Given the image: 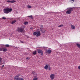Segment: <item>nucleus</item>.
Returning a JSON list of instances; mask_svg holds the SVG:
<instances>
[{
  "label": "nucleus",
  "mask_w": 80,
  "mask_h": 80,
  "mask_svg": "<svg viewBox=\"0 0 80 80\" xmlns=\"http://www.w3.org/2000/svg\"><path fill=\"white\" fill-rule=\"evenodd\" d=\"M12 11V9L11 8H7L3 10L4 13L6 14H8L9 12H11Z\"/></svg>",
  "instance_id": "nucleus-1"
},
{
  "label": "nucleus",
  "mask_w": 80,
  "mask_h": 80,
  "mask_svg": "<svg viewBox=\"0 0 80 80\" xmlns=\"http://www.w3.org/2000/svg\"><path fill=\"white\" fill-rule=\"evenodd\" d=\"M17 31L18 32L20 33H24L25 31L24 30V28H17Z\"/></svg>",
  "instance_id": "nucleus-2"
},
{
  "label": "nucleus",
  "mask_w": 80,
  "mask_h": 80,
  "mask_svg": "<svg viewBox=\"0 0 80 80\" xmlns=\"http://www.w3.org/2000/svg\"><path fill=\"white\" fill-rule=\"evenodd\" d=\"M67 9L68 10L66 12V14H70L73 11V8H68Z\"/></svg>",
  "instance_id": "nucleus-3"
},
{
  "label": "nucleus",
  "mask_w": 80,
  "mask_h": 80,
  "mask_svg": "<svg viewBox=\"0 0 80 80\" xmlns=\"http://www.w3.org/2000/svg\"><path fill=\"white\" fill-rule=\"evenodd\" d=\"M40 29L41 33H45V30L43 29V25H41L40 26Z\"/></svg>",
  "instance_id": "nucleus-4"
},
{
  "label": "nucleus",
  "mask_w": 80,
  "mask_h": 80,
  "mask_svg": "<svg viewBox=\"0 0 80 80\" xmlns=\"http://www.w3.org/2000/svg\"><path fill=\"white\" fill-rule=\"evenodd\" d=\"M39 54L41 53V55H43V51L40 49H38L37 50Z\"/></svg>",
  "instance_id": "nucleus-5"
},
{
  "label": "nucleus",
  "mask_w": 80,
  "mask_h": 80,
  "mask_svg": "<svg viewBox=\"0 0 80 80\" xmlns=\"http://www.w3.org/2000/svg\"><path fill=\"white\" fill-rule=\"evenodd\" d=\"M14 80H23L24 79L23 78H17L16 77H14Z\"/></svg>",
  "instance_id": "nucleus-6"
},
{
  "label": "nucleus",
  "mask_w": 80,
  "mask_h": 80,
  "mask_svg": "<svg viewBox=\"0 0 80 80\" xmlns=\"http://www.w3.org/2000/svg\"><path fill=\"white\" fill-rule=\"evenodd\" d=\"M50 78L51 80H53L55 78V75L54 74H51L50 76Z\"/></svg>",
  "instance_id": "nucleus-7"
},
{
  "label": "nucleus",
  "mask_w": 80,
  "mask_h": 80,
  "mask_svg": "<svg viewBox=\"0 0 80 80\" xmlns=\"http://www.w3.org/2000/svg\"><path fill=\"white\" fill-rule=\"evenodd\" d=\"M40 35H41V34L40 33V31H38L37 32V34L36 35V37H39V36Z\"/></svg>",
  "instance_id": "nucleus-8"
},
{
  "label": "nucleus",
  "mask_w": 80,
  "mask_h": 80,
  "mask_svg": "<svg viewBox=\"0 0 80 80\" xmlns=\"http://www.w3.org/2000/svg\"><path fill=\"white\" fill-rule=\"evenodd\" d=\"M47 52L48 54H50V53H52V50L50 49H48V50Z\"/></svg>",
  "instance_id": "nucleus-9"
},
{
  "label": "nucleus",
  "mask_w": 80,
  "mask_h": 80,
  "mask_svg": "<svg viewBox=\"0 0 80 80\" xmlns=\"http://www.w3.org/2000/svg\"><path fill=\"white\" fill-rule=\"evenodd\" d=\"M44 68L45 69H46V70H47L48 68V65H46L44 67Z\"/></svg>",
  "instance_id": "nucleus-10"
},
{
  "label": "nucleus",
  "mask_w": 80,
  "mask_h": 80,
  "mask_svg": "<svg viewBox=\"0 0 80 80\" xmlns=\"http://www.w3.org/2000/svg\"><path fill=\"white\" fill-rule=\"evenodd\" d=\"M71 28H72V29H75V26H74L72 25H71Z\"/></svg>",
  "instance_id": "nucleus-11"
},
{
  "label": "nucleus",
  "mask_w": 80,
  "mask_h": 80,
  "mask_svg": "<svg viewBox=\"0 0 80 80\" xmlns=\"http://www.w3.org/2000/svg\"><path fill=\"white\" fill-rule=\"evenodd\" d=\"M2 48L3 49V52H7V49H5V47Z\"/></svg>",
  "instance_id": "nucleus-12"
},
{
  "label": "nucleus",
  "mask_w": 80,
  "mask_h": 80,
  "mask_svg": "<svg viewBox=\"0 0 80 80\" xmlns=\"http://www.w3.org/2000/svg\"><path fill=\"white\" fill-rule=\"evenodd\" d=\"M32 54L34 55H36V54H37V51H35L34 52H32Z\"/></svg>",
  "instance_id": "nucleus-13"
},
{
  "label": "nucleus",
  "mask_w": 80,
  "mask_h": 80,
  "mask_svg": "<svg viewBox=\"0 0 80 80\" xmlns=\"http://www.w3.org/2000/svg\"><path fill=\"white\" fill-rule=\"evenodd\" d=\"M48 66V70H51V67H50V66L49 64Z\"/></svg>",
  "instance_id": "nucleus-14"
},
{
  "label": "nucleus",
  "mask_w": 80,
  "mask_h": 80,
  "mask_svg": "<svg viewBox=\"0 0 80 80\" xmlns=\"http://www.w3.org/2000/svg\"><path fill=\"white\" fill-rule=\"evenodd\" d=\"M76 45H77L78 47L79 48H80V45L79 44L77 43Z\"/></svg>",
  "instance_id": "nucleus-15"
},
{
  "label": "nucleus",
  "mask_w": 80,
  "mask_h": 80,
  "mask_svg": "<svg viewBox=\"0 0 80 80\" xmlns=\"http://www.w3.org/2000/svg\"><path fill=\"white\" fill-rule=\"evenodd\" d=\"M17 22V21L16 20H14V21H13L12 22V24H13L14 23H15V22Z\"/></svg>",
  "instance_id": "nucleus-16"
},
{
  "label": "nucleus",
  "mask_w": 80,
  "mask_h": 80,
  "mask_svg": "<svg viewBox=\"0 0 80 80\" xmlns=\"http://www.w3.org/2000/svg\"><path fill=\"white\" fill-rule=\"evenodd\" d=\"M37 32H34L33 33V35H34V36L37 35Z\"/></svg>",
  "instance_id": "nucleus-17"
},
{
  "label": "nucleus",
  "mask_w": 80,
  "mask_h": 80,
  "mask_svg": "<svg viewBox=\"0 0 80 80\" xmlns=\"http://www.w3.org/2000/svg\"><path fill=\"white\" fill-rule=\"evenodd\" d=\"M28 17H29V18H31V19H33V17H32V16L31 15V16H28Z\"/></svg>",
  "instance_id": "nucleus-18"
},
{
  "label": "nucleus",
  "mask_w": 80,
  "mask_h": 80,
  "mask_svg": "<svg viewBox=\"0 0 80 80\" xmlns=\"http://www.w3.org/2000/svg\"><path fill=\"white\" fill-rule=\"evenodd\" d=\"M28 17H29V18H31V19H33V17H32V16L31 15V16H28Z\"/></svg>",
  "instance_id": "nucleus-19"
},
{
  "label": "nucleus",
  "mask_w": 80,
  "mask_h": 80,
  "mask_svg": "<svg viewBox=\"0 0 80 80\" xmlns=\"http://www.w3.org/2000/svg\"><path fill=\"white\" fill-rule=\"evenodd\" d=\"M5 46L6 47H10V45H9L8 44L5 45Z\"/></svg>",
  "instance_id": "nucleus-20"
},
{
  "label": "nucleus",
  "mask_w": 80,
  "mask_h": 80,
  "mask_svg": "<svg viewBox=\"0 0 80 80\" xmlns=\"http://www.w3.org/2000/svg\"><path fill=\"white\" fill-rule=\"evenodd\" d=\"M28 23V22H24V25H27Z\"/></svg>",
  "instance_id": "nucleus-21"
},
{
  "label": "nucleus",
  "mask_w": 80,
  "mask_h": 80,
  "mask_svg": "<svg viewBox=\"0 0 80 80\" xmlns=\"http://www.w3.org/2000/svg\"><path fill=\"white\" fill-rule=\"evenodd\" d=\"M15 2H16V1L14 0L11 1V3H15Z\"/></svg>",
  "instance_id": "nucleus-22"
},
{
  "label": "nucleus",
  "mask_w": 80,
  "mask_h": 80,
  "mask_svg": "<svg viewBox=\"0 0 80 80\" xmlns=\"http://www.w3.org/2000/svg\"><path fill=\"white\" fill-rule=\"evenodd\" d=\"M32 73L33 75H35V72L34 71H33L32 72Z\"/></svg>",
  "instance_id": "nucleus-23"
},
{
  "label": "nucleus",
  "mask_w": 80,
  "mask_h": 80,
  "mask_svg": "<svg viewBox=\"0 0 80 80\" xmlns=\"http://www.w3.org/2000/svg\"><path fill=\"white\" fill-rule=\"evenodd\" d=\"M30 58L29 57H27L26 58V60H30Z\"/></svg>",
  "instance_id": "nucleus-24"
},
{
  "label": "nucleus",
  "mask_w": 80,
  "mask_h": 80,
  "mask_svg": "<svg viewBox=\"0 0 80 80\" xmlns=\"http://www.w3.org/2000/svg\"><path fill=\"white\" fill-rule=\"evenodd\" d=\"M2 19H3V20H6V19H7V18H5V17H3L2 18Z\"/></svg>",
  "instance_id": "nucleus-25"
},
{
  "label": "nucleus",
  "mask_w": 80,
  "mask_h": 80,
  "mask_svg": "<svg viewBox=\"0 0 80 80\" xmlns=\"http://www.w3.org/2000/svg\"><path fill=\"white\" fill-rule=\"evenodd\" d=\"M7 2H8V3H11V1L10 0H8L7 1Z\"/></svg>",
  "instance_id": "nucleus-26"
},
{
  "label": "nucleus",
  "mask_w": 80,
  "mask_h": 80,
  "mask_svg": "<svg viewBox=\"0 0 80 80\" xmlns=\"http://www.w3.org/2000/svg\"><path fill=\"white\" fill-rule=\"evenodd\" d=\"M63 25L62 24V25H59V26L58 27H63Z\"/></svg>",
  "instance_id": "nucleus-27"
},
{
  "label": "nucleus",
  "mask_w": 80,
  "mask_h": 80,
  "mask_svg": "<svg viewBox=\"0 0 80 80\" xmlns=\"http://www.w3.org/2000/svg\"><path fill=\"white\" fill-rule=\"evenodd\" d=\"M38 80V78H34L33 80Z\"/></svg>",
  "instance_id": "nucleus-28"
},
{
  "label": "nucleus",
  "mask_w": 80,
  "mask_h": 80,
  "mask_svg": "<svg viewBox=\"0 0 80 80\" xmlns=\"http://www.w3.org/2000/svg\"><path fill=\"white\" fill-rule=\"evenodd\" d=\"M19 76H20V75L19 74H18V75H16V76H15V77H19Z\"/></svg>",
  "instance_id": "nucleus-29"
},
{
  "label": "nucleus",
  "mask_w": 80,
  "mask_h": 80,
  "mask_svg": "<svg viewBox=\"0 0 80 80\" xmlns=\"http://www.w3.org/2000/svg\"><path fill=\"white\" fill-rule=\"evenodd\" d=\"M28 8H32V6H29L28 7Z\"/></svg>",
  "instance_id": "nucleus-30"
},
{
  "label": "nucleus",
  "mask_w": 80,
  "mask_h": 80,
  "mask_svg": "<svg viewBox=\"0 0 80 80\" xmlns=\"http://www.w3.org/2000/svg\"><path fill=\"white\" fill-rule=\"evenodd\" d=\"M21 43H24V42L22 41H20Z\"/></svg>",
  "instance_id": "nucleus-31"
},
{
  "label": "nucleus",
  "mask_w": 80,
  "mask_h": 80,
  "mask_svg": "<svg viewBox=\"0 0 80 80\" xmlns=\"http://www.w3.org/2000/svg\"><path fill=\"white\" fill-rule=\"evenodd\" d=\"M2 59L1 58H0V63L2 61Z\"/></svg>",
  "instance_id": "nucleus-32"
},
{
  "label": "nucleus",
  "mask_w": 80,
  "mask_h": 80,
  "mask_svg": "<svg viewBox=\"0 0 80 80\" xmlns=\"http://www.w3.org/2000/svg\"><path fill=\"white\" fill-rule=\"evenodd\" d=\"M2 50H3V49L0 48V51H2Z\"/></svg>",
  "instance_id": "nucleus-33"
},
{
  "label": "nucleus",
  "mask_w": 80,
  "mask_h": 80,
  "mask_svg": "<svg viewBox=\"0 0 80 80\" xmlns=\"http://www.w3.org/2000/svg\"><path fill=\"white\" fill-rule=\"evenodd\" d=\"M78 69H80V66H79L78 67Z\"/></svg>",
  "instance_id": "nucleus-34"
},
{
  "label": "nucleus",
  "mask_w": 80,
  "mask_h": 80,
  "mask_svg": "<svg viewBox=\"0 0 80 80\" xmlns=\"http://www.w3.org/2000/svg\"><path fill=\"white\" fill-rule=\"evenodd\" d=\"M2 68H3L4 67V65H3L2 66Z\"/></svg>",
  "instance_id": "nucleus-35"
},
{
  "label": "nucleus",
  "mask_w": 80,
  "mask_h": 80,
  "mask_svg": "<svg viewBox=\"0 0 80 80\" xmlns=\"http://www.w3.org/2000/svg\"><path fill=\"white\" fill-rule=\"evenodd\" d=\"M30 29H31V30L33 29V28H30Z\"/></svg>",
  "instance_id": "nucleus-36"
},
{
  "label": "nucleus",
  "mask_w": 80,
  "mask_h": 80,
  "mask_svg": "<svg viewBox=\"0 0 80 80\" xmlns=\"http://www.w3.org/2000/svg\"><path fill=\"white\" fill-rule=\"evenodd\" d=\"M50 13H54V12H49Z\"/></svg>",
  "instance_id": "nucleus-37"
},
{
  "label": "nucleus",
  "mask_w": 80,
  "mask_h": 80,
  "mask_svg": "<svg viewBox=\"0 0 80 80\" xmlns=\"http://www.w3.org/2000/svg\"><path fill=\"white\" fill-rule=\"evenodd\" d=\"M72 1V2H73L74 1H75V0H71Z\"/></svg>",
  "instance_id": "nucleus-38"
},
{
  "label": "nucleus",
  "mask_w": 80,
  "mask_h": 80,
  "mask_svg": "<svg viewBox=\"0 0 80 80\" xmlns=\"http://www.w3.org/2000/svg\"><path fill=\"white\" fill-rule=\"evenodd\" d=\"M2 64H5V62H3V63H2Z\"/></svg>",
  "instance_id": "nucleus-39"
},
{
  "label": "nucleus",
  "mask_w": 80,
  "mask_h": 80,
  "mask_svg": "<svg viewBox=\"0 0 80 80\" xmlns=\"http://www.w3.org/2000/svg\"><path fill=\"white\" fill-rule=\"evenodd\" d=\"M15 48H17V47H16Z\"/></svg>",
  "instance_id": "nucleus-40"
},
{
  "label": "nucleus",
  "mask_w": 80,
  "mask_h": 80,
  "mask_svg": "<svg viewBox=\"0 0 80 80\" xmlns=\"http://www.w3.org/2000/svg\"><path fill=\"white\" fill-rule=\"evenodd\" d=\"M35 77L36 78V77H37L35 76Z\"/></svg>",
  "instance_id": "nucleus-41"
}]
</instances>
